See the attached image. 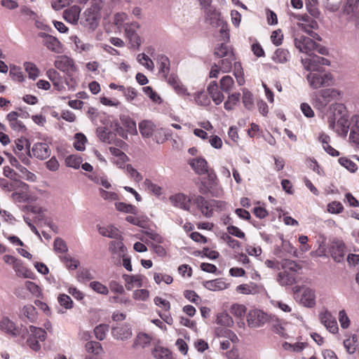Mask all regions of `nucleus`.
Segmentation results:
<instances>
[{
    "instance_id": "obj_48",
    "label": "nucleus",
    "mask_w": 359,
    "mask_h": 359,
    "mask_svg": "<svg viewBox=\"0 0 359 359\" xmlns=\"http://www.w3.org/2000/svg\"><path fill=\"white\" fill-rule=\"evenodd\" d=\"M138 62L144 66L147 69L153 71L154 69V64L153 61L144 53L138 54L137 57Z\"/></svg>"
},
{
    "instance_id": "obj_34",
    "label": "nucleus",
    "mask_w": 359,
    "mask_h": 359,
    "mask_svg": "<svg viewBox=\"0 0 359 359\" xmlns=\"http://www.w3.org/2000/svg\"><path fill=\"white\" fill-rule=\"evenodd\" d=\"M151 341V337L145 333H140L134 343H133V348H144L147 346Z\"/></svg>"
},
{
    "instance_id": "obj_57",
    "label": "nucleus",
    "mask_w": 359,
    "mask_h": 359,
    "mask_svg": "<svg viewBox=\"0 0 359 359\" xmlns=\"http://www.w3.org/2000/svg\"><path fill=\"white\" fill-rule=\"evenodd\" d=\"M327 211L331 214H339L344 211L343 205L339 201H332L327 206Z\"/></svg>"
},
{
    "instance_id": "obj_43",
    "label": "nucleus",
    "mask_w": 359,
    "mask_h": 359,
    "mask_svg": "<svg viewBox=\"0 0 359 359\" xmlns=\"http://www.w3.org/2000/svg\"><path fill=\"white\" fill-rule=\"evenodd\" d=\"M109 327L106 324H100L94 328V334L97 339L102 341L109 332Z\"/></svg>"
},
{
    "instance_id": "obj_24",
    "label": "nucleus",
    "mask_w": 359,
    "mask_h": 359,
    "mask_svg": "<svg viewBox=\"0 0 359 359\" xmlns=\"http://www.w3.org/2000/svg\"><path fill=\"white\" fill-rule=\"evenodd\" d=\"M98 231L102 236L114 240H118L122 238L119 230L112 225L99 227Z\"/></svg>"
},
{
    "instance_id": "obj_53",
    "label": "nucleus",
    "mask_w": 359,
    "mask_h": 359,
    "mask_svg": "<svg viewBox=\"0 0 359 359\" xmlns=\"http://www.w3.org/2000/svg\"><path fill=\"white\" fill-rule=\"evenodd\" d=\"M115 206L117 210L126 213L136 214L137 208L135 206L126 204L125 203L119 202L116 203Z\"/></svg>"
},
{
    "instance_id": "obj_18",
    "label": "nucleus",
    "mask_w": 359,
    "mask_h": 359,
    "mask_svg": "<svg viewBox=\"0 0 359 359\" xmlns=\"http://www.w3.org/2000/svg\"><path fill=\"white\" fill-rule=\"evenodd\" d=\"M194 203L196 205L197 208L201 210L204 216L206 217H210L212 216V201L208 202L205 199L204 197L198 196L194 200Z\"/></svg>"
},
{
    "instance_id": "obj_8",
    "label": "nucleus",
    "mask_w": 359,
    "mask_h": 359,
    "mask_svg": "<svg viewBox=\"0 0 359 359\" xmlns=\"http://www.w3.org/2000/svg\"><path fill=\"white\" fill-rule=\"evenodd\" d=\"M54 65L55 68L65 72L69 76H71L77 70L74 60L66 55L57 56L54 62Z\"/></svg>"
},
{
    "instance_id": "obj_14",
    "label": "nucleus",
    "mask_w": 359,
    "mask_h": 359,
    "mask_svg": "<svg viewBox=\"0 0 359 359\" xmlns=\"http://www.w3.org/2000/svg\"><path fill=\"white\" fill-rule=\"evenodd\" d=\"M138 28L137 22L124 24L125 33L133 47H138L140 45V39L136 33Z\"/></svg>"
},
{
    "instance_id": "obj_36",
    "label": "nucleus",
    "mask_w": 359,
    "mask_h": 359,
    "mask_svg": "<svg viewBox=\"0 0 359 359\" xmlns=\"http://www.w3.org/2000/svg\"><path fill=\"white\" fill-rule=\"evenodd\" d=\"M289 58V51L283 48H278L272 56V60L277 63H285Z\"/></svg>"
},
{
    "instance_id": "obj_47",
    "label": "nucleus",
    "mask_w": 359,
    "mask_h": 359,
    "mask_svg": "<svg viewBox=\"0 0 359 359\" xmlns=\"http://www.w3.org/2000/svg\"><path fill=\"white\" fill-rule=\"evenodd\" d=\"M243 103L244 107L250 110L254 106V99L252 94L247 89L243 90Z\"/></svg>"
},
{
    "instance_id": "obj_11",
    "label": "nucleus",
    "mask_w": 359,
    "mask_h": 359,
    "mask_svg": "<svg viewBox=\"0 0 359 359\" xmlns=\"http://www.w3.org/2000/svg\"><path fill=\"white\" fill-rule=\"evenodd\" d=\"M171 204L184 210H190L191 198L184 194L178 193L169 197Z\"/></svg>"
},
{
    "instance_id": "obj_33",
    "label": "nucleus",
    "mask_w": 359,
    "mask_h": 359,
    "mask_svg": "<svg viewBox=\"0 0 359 359\" xmlns=\"http://www.w3.org/2000/svg\"><path fill=\"white\" fill-rule=\"evenodd\" d=\"M222 58V59L219 62V65L221 67V71L223 73L229 72L232 68V63L236 60L234 54L229 53L226 57Z\"/></svg>"
},
{
    "instance_id": "obj_22",
    "label": "nucleus",
    "mask_w": 359,
    "mask_h": 359,
    "mask_svg": "<svg viewBox=\"0 0 359 359\" xmlns=\"http://www.w3.org/2000/svg\"><path fill=\"white\" fill-rule=\"evenodd\" d=\"M189 165L198 175H203L208 172V163L203 158H193L190 160Z\"/></svg>"
},
{
    "instance_id": "obj_6",
    "label": "nucleus",
    "mask_w": 359,
    "mask_h": 359,
    "mask_svg": "<svg viewBox=\"0 0 359 359\" xmlns=\"http://www.w3.org/2000/svg\"><path fill=\"white\" fill-rule=\"evenodd\" d=\"M206 20L212 26H221L220 34L222 36L226 38V41L229 40V36L227 32L226 26L224 24L221 18L220 13L215 8H209L205 11Z\"/></svg>"
},
{
    "instance_id": "obj_38",
    "label": "nucleus",
    "mask_w": 359,
    "mask_h": 359,
    "mask_svg": "<svg viewBox=\"0 0 359 359\" xmlns=\"http://www.w3.org/2000/svg\"><path fill=\"white\" fill-rule=\"evenodd\" d=\"M22 314L31 323H34L37 318L36 310L35 307L31 304L26 305L23 307Z\"/></svg>"
},
{
    "instance_id": "obj_12",
    "label": "nucleus",
    "mask_w": 359,
    "mask_h": 359,
    "mask_svg": "<svg viewBox=\"0 0 359 359\" xmlns=\"http://www.w3.org/2000/svg\"><path fill=\"white\" fill-rule=\"evenodd\" d=\"M319 318L322 324L332 333H336L338 331V325L334 317L327 310L321 312Z\"/></svg>"
},
{
    "instance_id": "obj_63",
    "label": "nucleus",
    "mask_w": 359,
    "mask_h": 359,
    "mask_svg": "<svg viewBox=\"0 0 359 359\" xmlns=\"http://www.w3.org/2000/svg\"><path fill=\"white\" fill-rule=\"evenodd\" d=\"M143 91L153 102L161 103V99L160 96L150 86L144 87Z\"/></svg>"
},
{
    "instance_id": "obj_51",
    "label": "nucleus",
    "mask_w": 359,
    "mask_h": 359,
    "mask_svg": "<svg viewBox=\"0 0 359 359\" xmlns=\"http://www.w3.org/2000/svg\"><path fill=\"white\" fill-rule=\"evenodd\" d=\"M18 170L20 172V177L32 182L36 180V176L24 166L19 165V167H18Z\"/></svg>"
},
{
    "instance_id": "obj_40",
    "label": "nucleus",
    "mask_w": 359,
    "mask_h": 359,
    "mask_svg": "<svg viewBox=\"0 0 359 359\" xmlns=\"http://www.w3.org/2000/svg\"><path fill=\"white\" fill-rule=\"evenodd\" d=\"M229 53H233L231 48L226 45L224 43L218 44L215 48L214 55L217 57H224L227 56Z\"/></svg>"
},
{
    "instance_id": "obj_15",
    "label": "nucleus",
    "mask_w": 359,
    "mask_h": 359,
    "mask_svg": "<svg viewBox=\"0 0 359 359\" xmlns=\"http://www.w3.org/2000/svg\"><path fill=\"white\" fill-rule=\"evenodd\" d=\"M32 152L36 158L43 160L50 156L51 150L46 142H37L33 145Z\"/></svg>"
},
{
    "instance_id": "obj_35",
    "label": "nucleus",
    "mask_w": 359,
    "mask_h": 359,
    "mask_svg": "<svg viewBox=\"0 0 359 359\" xmlns=\"http://www.w3.org/2000/svg\"><path fill=\"white\" fill-rule=\"evenodd\" d=\"M344 11L348 15L357 16L359 12V0H347Z\"/></svg>"
},
{
    "instance_id": "obj_7",
    "label": "nucleus",
    "mask_w": 359,
    "mask_h": 359,
    "mask_svg": "<svg viewBox=\"0 0 359 359\" xmlns=\"http://www.w3.org/2000/svg\"><path fill=\"white\" fill-rule=\"evenodd\" d=\"M296 18L299 21H301L297 22V25L299 28L307 33L311 37L320 40L319 36L312 30L313 29H316L318 27V23L316 20L307 15H299Z\"/></svg>"
},
{
    "instance_id": "obj_13",
    "label": "nucleus",
    "mask_w": 359,
    "mask_h": 359,
    "mask_svg": "<svg viewBox=\"0 0 359 359\" xmlns=\"http://www.w3.org/2000/svg\"><path fill=\"white\" fill-rule=\"evenodd\" d=\"M82 25L89 29L95 30L100 22V13L87 9L83 13Z\"/></svg>"
},
{
    "instance_id": "obj_1",
    "label": "nucleus",
    "mask_w": 359,
    "mask_h": 359,
    "mask_svg": "<svg viewBox=\"0 0 359 359\" xmlns=\"http://www.w3.org/2000/svg\"><path fill=\"white\" fill-rule=\"evenodd\" d=\"M304 68L309 72L306 79L309 86L315 90L327 88L334 85V79L332 74L322 68V65H330V61L318 55L302 59Z\"/></svg>"
},
{
    "instance_id": "obj_5",
    "label": "nucleus",
    "mask_w": 359,
    "mask_h": 359,
    "mask_svg": "<svg viewBox=\"0 0 359 359\" xmlns=\"http://www.w3.org/2000/svg\"><path fill=\"white\" fill-rule=\"evenodd\" d=\"M109 251L111 253V260L114 264L121 263V258L127 255V248L123 243V238L111 241L109 243Z\"/></svg>"
},
{
    "instance_id": "obj_62",
    "label": "nucleus",
    "mask_w": 359,
    "mask_h": 359,
    "mask_svg": "<svg viewBox=\"0 0 359 359\" xmlns=\"http://www.w3.org/2000/svg\"><path fill=\"white\" fill-rule=\"evenodd\" d=\"M149 296V292L146 289L136 290L133 292V297L135 300L145 301Z\"/></svg>"
},
{
    "instance_id": "obj_60",
    "label": "nucleus",
    "mask_w": 359,
    "mask_h": 359,
    "mask_svg": "<svg viewBox=\"0 0 359 359\" xmlns=\"http://www.w3.org/2000/svg\"><path fill=\"white\" fill-rule=\"evenodd\" d=\"M245 306L242 304H235L230 308L231 313L236 317H242L245 314Z\"/></svg>"
},
{
    "instance_id": "obj_49",
    "label": "nucleus",
    "mask_w": 359,
    "mask_h": 359,
    "mask_svg": "<svg viewBox=\"0 0 359 359\" xmlns=\"http://www.w3.org/2000/svg\"><path fill=\"white\" fill-rule=\"evenodd\" d=\"M217 323L226 327H231L233 324L232 318L226 312L221 313L217 316Z\"/></svg>"
},
{
    "instance_id": "obj_32",
    "label": "nucleus",
    "mask_w": 359,
    "mask_h": 359,
    "mask_svg": "<svg viewBox=\"0 0 359 359\" xmlns=\"http://www.w3.org/2000/svg\"><path fill=\"white\" fill-rule=\"evenodd\" d=\"M155 129V125L150 121H143L139 123V130L144 137H149L152 135Z\"/></svg>"
},
{
    "instance_id": "obj_27",
    "label": "nucleus",
    "mask_w": 359,
    "mask_h": 359,
    "mask_svg": "<svg viewBox=\"0 0 359 359\" xmlns=\"http://www.w3.org/2000/svg\"><path fill=\"white\" fill-rule=\"evenodd\" d=\"M204 287L212 291L223 290L227 288L228 284L226 283L222 279L217 278L212 280L205 281L203 283Z\"/></svg>"
},
{
    "instance_id": "obj_59",
    "label": "nucleus",
    "mask_w": 359,
    "mask_h": 359,
    "mask_svg": "<svg viewBox=\"0 0 359 359\" xmlns=\"http://www.w3.org/2000/svg\"><path fill=\"white\" fill-rule=\"evenodd\" d=\"M78 280L80 282H86L94 278V276L90 271L87 269H83L78 272Z\"/></svg>"
},
{
    "instance_id": "obj_9",
    "label": "nucleus",
    "mask_w": 359,
    "mask_h": 359,
    "mask_svg": "<svg viewBox=\"0 0 359 359\" xmlns=\"http://www.w3.org/2000/svg\"><path fill=\"white\" fill-rule=\"evenodd\" d=\"M268 315L258 309L250 311L247 318L248 326L252 328L260 327L268 322Z\"/></svg>"
},
{
    "instance_id": "obj_45",
    "label": "nucleus",
    "mask_w": 359,
    "mask_h": 359,
    "mask_svg": "<svg viewBox=\"0 0 359 359\" xmlns=\"http://www.w3.org/2000/svg\"><path fill=\"white\" fill-rule=\"evenodd\" d=\"M152 355L156 359H170L168 349L161 346H156L152 351Z\"/></svg>"
},
{
    "instance_id": "obj_21",
    "label": "nucleus",
    "mask_w": 359,
    "mask_h": 359,
    "mask_svg": "<svg viewBox=\"0 0 359 359\" xmlns=\"http://www.w3.org/2000/svg\"><path fill=\"white\" fill-rule=\"evenodd\" d=\"M331 255L335 262H342L345 255L344 244L341 242L334 243L331 247Z\"/></svg>"
},
{
    "instance_id": "obj_2",
    "label": "nucleus",
    "mask_w": 359,
    "mask_h": 359,
    "mask_svg": "<svg viewBox=\"0 0 359 359\" xmlns=\"http://www.w3.org/2000/svg\"><path fill=\"white\" fill-rule=\"evenodd\" d=\"M283 271H280L276 277V281L281 286L292 285L296 283V274L302 269L296 262L290 259H283L280 262Z\"/></svg>"
},
{
    "instance_id": "obj_54",
    "label": "nucleus",
    "mask_w": 359,
    "mask_h": 359,
    "mask_svg": "<svg viewBox=\"0 0 359 359\" xmlns=\"http://www.w3.org/2000/svg\"><path fill=\"white\" fill-rule=\"evenodd\" d=\"M57 302L60 305L65 309H70L73 306V301L71 297L65 294H62L58 296Z\"/></svg>"
},
{
    "instance_id": "obj_30",
    "label": "nucleus",
    "mask_w": 359,
    "mask_h": 359,
    "mask_svg": "<svg viewBox=\"0 0 359 359\" xmlns=\"http://www.w3.org/2000/svg\"><path fill=\"white\" fill-rule=\"evenodd\" d=\"M123 278L126 282V287L127 290H130L134 287H142V276L140 275L135 276H130V275H123Z\"/></svg>"
},
{
    "instance_id": "obj_29",
    "label": "nucleus",
    "mask_w": 359,
    "mask_h": 359,
    "mask_svg": "<svg viewBox=\"0 0 359 359\" xmlns=\"http://www.w3.org/2000/svg\"><path fill=\"white\" fill-rule=\"evenodd\" d=\"M46 76L52 81L54 88L60 91L64 88L60 74L54 69H50L46 72Z\"/></svg>"
},
{
    "instance_id": "obj_64",
    "label": "nucleus",
    "mask_w": 359,
    "mask_h": 359,
    "mask_svg": "<svg viewBox=\"0 0 359 359\" xmlns=\"http://www.w3.org/2000/svg\"><path fill=\"white\" fill-rule=\"evenodd\" d=\"M9 75L14 81L22 82L24 81V76L20 71V69L14 66L11 68Z\"/></svg>"
},
{
    "instance_id": "obj_52",
    "label": "nucleus",
    "mask_w": 359,
    "mask_h": 359,
    "mask_svg": "<svg viewBox=\"0 0 359 359\" xmlns=\"http://www.w3.org/2000/svg\"><path fill=\"white\" fill-rule=\"evenodd\" d=\"M53 250L57 253H65L67 252L68 248L65 241L61 238H56L53 242Z\"/></svg>"
},
{
    "instance_id": "obj_19",
    "label": "nucleus",
    "mask_w": 359,
    "mask_h": 359,
    "mask_svg": "<svg viewBox=\"0 0 359 359\" xmlns=\"http://www.w3.org/2000/svg\"><path fill=\"white\" fill-rule=\"evenodd\" d=\"M0 329L13 337L19 334V330L15 324L6 316L3 317L0 320Z\"/></svg>"
},
{
    "instance_id": "obj_23",
    "label": "nucleus",
    "mask_w": 359,
    "mask_h": 359,
    "mask_svg": "<svg viewBox=\"0 0 359 359\" xmlns=\"http://www.w3.org/2000/svg\"><path fill=\"white\" fill-rule=\"evenodd\" d=\"M18 112L16 111H11L7 115V119L11 128L18 132H24L26 130V127L22 121L18 119Z\"/></svg>"
},
{
    "instance_id": "obj_10",
    "label": "nucleus",
    "mask_w": 359,
    "mask_h": 359,
    "mask_svg": "<svg viewBox=\"0 0 359 359\" xmlns=\"http://www.w3.org/2000/svg\"><path fill=\"white\" fill-rule=\"evenodd\" d=\"M38 36L43 39V44L49 50L55 53H61L62 52V45L56 37L46 34L45 32H39Z\"/></svg>"
},
{
    "instance_id": "obj_61",
    "label": "nucleus",
    "mask_w": 359,
    "mask_h": 359,
    "mask_svg": "<svg viewBox=\"0 0 359 359\" xmlns=\"http://www.w3.org/2000/svg\"><path fill=\"white\" fill-rule=\"evenodd\" d=\"M15 270L17 276L20 277L27 278V272L28 271L23 266L22 263L20 260H18V262L13 266Z\"/></svg>"
},
{
    "instance_id": "obj_26",
    "label": "nucleus",
    "mask_w": 359,
    "mask_h": 359,
    "mask_svg": "<svg viewBox=\"0 0 359 359\" xmlns=\"http://www.w3.org/2000/svg\"><path fill=\"white\" fill-rule=\"evenodd\" d=\"M69 41L75 45V50L79 53L90 51L93 46L88 43H84L76 35L69 36Z\"/></svg>"
},
{
    "instance_id": "obj_17",
    "label": "nucleus",
    "mask_w": 359,
    "mask_h": 359,
    "mask_svg": "<svg viewBox=\"0 0 359 359\" xmlns=\"http://www.w3.org/2000/svg\"><path fill=\"white\" fill-rule=\"evenodd\" d=\"M81 11V9L79 6H72L64 11L63 18L67 22L76 25L79 21Z\"/></svg>"
},
{
    "instance_id": "obj_37",
    "label": "nucleus",
    "mask_w": 359,
    "mask_h": 359,
    "mask_svg": "<svg viewBox=\"0 0 359 359\" xmlns=\"http://www.w3.org/2000/svg\"><path fill=\"white\" fill-rule=\"evenodd\" d=\"M357 346L358 337L355 334L350 336L344 341V346L349 354H353L355 352Z\"/></svg>"
},
{
    "instance_id": "obj_28",
    "label": "nucleus",
    "mask_w": 359,
    "mask_h": 359,
    "mask_svg": "<svg viewBox=\"0 0 359 359\" xmlns=\"http://www.w3.org/2000/svg\"><path fill=\"white\" fill-rule=\"evenodd\" d=\"M85 349L89 354L93 355V356H98L103 353L104 350L101 344L95 341H89L85 344Z\"/></svg>"
},
{
    "instance_id": "obj_58",
    "label": "nucleus",
    "mask_w": 359,
    "mask_h": 359,
    "mask_svg": "<svg viewBox=\"0 0 359 359\" xmlns=\"http://www.w3.org/2000/svg\"><path fill=\"white\" fill-rule=\"evenodd\" d=\"M65 162L68 167L78 169L81 163V159L79 157L71 155L67 157Z\"/></svg>"
},
{
    "instance_id": "obj_3",
    "label": "nucleus",
    "mask_w": 359,
    "mask_h": 359,
    "mask_svg": "<svg viewBox=\"0 0 359 359\" xmlns=\"http://www.w3.org/2000/svg\"><path fill=\"white\" fill-rule=\"evenodd\" d=\"M341 98V93L335 88H325L315 94L313 104L318 110H324L332 102L339 101Z\"/></svg>"
},
{
    "instance_id": "obj_16",
    "label": "nucleus",
    "mask_w": 359,
    "mask_h": 359,
    "mask_svg": "<svg viewBox=\"0 0 359 359\" xmlns=\"http://www.w3.org/2000/svg\"><path fill=\"white\" fill-rule=\"evenodd\" d=\"M207 90L208 95L210 96L216 105H218L223 102L224 96L223 93L219 90L217 81H211L207 88Z\"/></svg>"
},
{
    "instance_id": "obj_55",
    "label": "nucleus",
    "mask_w": 359,
    "mask_h": 359,
    "mask_svg": "<svg viewBox=\"0 0 359 359\" xmlns=\"http://www.w3.org/2000/svg\"><path fill=\"white\" fill-rule=\"evenodd\" d=\"M90 288L95 292L101 294H107L109 290L107 286L98 281H93L90 283Z\"/></svg>"
},
{
    "instance_id": "obj_39",
    "label": "nucleus",
    "mask_w": 359,
    "mask_h": 359,
    "mask_svg": "<svg viewBox=\"0 0 359 359\" xmlns=\"http://www.w3.org/2000/svg\"><path fill=\"white\" fill-rule=\"evenodd\" d=\"M60 261L66 266L69 270H74L78 268L80 263L79 261L72 258L70 255H66L60 257Z\"/></svg>"
},
{
    "instance_id": "obj_4",
    "label": "nucleus",
    "mask_w": 359,
    "mask_h": 359,
    "mask_svg": "<svg viewBox=\"0 0 359 359\" xmlns=\"http://www.w3.org/2000/svg\"><path fill=\"white\" fill-rule=\"evenodd\" d=\"M295 47L302 53L307 55L306 57H311L315 55L313 52L316 50L320 54L325 53V49L318 48V45L310 37L299 36L294 39Z\"/></svg>"
},
{
    "instance_id": "obj_42",
    "label": "nucleus",
    "mask_w": 359,
    "mask_h": 359,
    "mask_svg": "<svg viewBox=\"0 0 359 359\" xmlns=\"http://www.w3.org/2000/svg\"><path fill=\"white\" fill-rule=\"evenodd\" d=\"M234 86V81L231 76H224L220 80V88L224 93H229Z\"/></svg>"
},
{
    "instance_id": "obj_20",
    "label": "nucleus",
    "mask_w": 359,
    "mask_h": 359,
    "mask_svg": "<svg viewBox=\"0 0 359 359\" xmlns=\"http://www.w3.org/2000/svg\"><path fill=\"white\" fill-rule=\"evenodd\" d=\"M113 337L118 340H126L131 337L132 331L128 325H124L113 327L111 330Z\"/></svg>"
},
{
    "instance_id": "obj_25",
    "label": "nucleus",
    "mask_w": 359,
    "mask_h": 359,
    "mask_svg": "<svg viewBox=\"0 0 359 359\" xmlns=\"http://www.w3.org/2000/svg\"><path fill=\"white\" fill-rule=\"evenodd\" d=\"M157 65L159 68V72L163 75V78H167L170 67L169 58L164 55H159L157 57Z\"/></svg>"
},
{
    "instance_id": "obj_31",
    "label": "nucleus",
    "mask_w": 359,
    "mask_h": 359,
    "mask_svg": "<svg viewBox=\"0 0 359 359\" xmlns=\"http://www.w3.org/2000/svg\"><path fill=\"white\" fill-rule=\"evenodd\" d=\"M315 298L314 291L310 288H306L302 294L301 302L306 307H313L316 304Z\"/></svg>"
},
{
    "instance_id": "obj_46",
    "label": "nucleus",
    "mask_w": 359,
    "mask_h": 359,
    "mask_svg": "<svg viewBox=\"0 0 359 359\" xmlns=\"http://www.w3.org/2000/svg\"><path fill=\"white\" fill-rule=\"evenodd\" d=\"M24 67L30 79L34 80L39 76V69L34 63L29 62H25Z\"/></svg>"
},
{
    "instance_id": "obj_56",
    "label": "nucleus",
    "mask_w": 359,
    "mask_h": 359,
    "mask_svg": "<svg viewBox=\"0 0 359 359\" xmlns=\"http://www.w3.org/2000/svg\"><path fill=\"white\" fill-rule=\"evenodd\" d=\"M338 161L341 165L351 172H354L358 168L355 163L346 157L339 158Z\"/></svg>"
},
{
    "instance_id": "obj_44",
    "label": "nucleus",
    "mask_w": 359,
    "mask_h": 359,
    "mask_svg": "<svg viewBox=\"0 0 359 359\" xmlns=\"http://www.w3.org/2000/svg\"><path fill=\"white\" fill-rule=\"evenodd\" d=\"M97 134L99 138L104 142L110 143L113 137L112 134L105 127H99L97 128Z\"/></svg>"
},
{
    "instance_id": "obj_41",
    "label": "nucleus",
    "mask_w": 359,
    "mask_h": 359,
    "mask_svg": "<svg viewBox=\"0 0 359 359\" xmlns=\"http://www.w3.org/2000/svg\"><path fill=\"white\" fill-rule=\"evenodd\" d=\"M240 93H232L228 96V100L224 102V107L226 110L231 111L239 102Z\"/></svg>"
},
{
    "instance_id": "obj_50",
    "label": "nucleus",
    "mask_w": 359,
    "mask_h": 359,
    "mask_svg": "<svg viewBox=\"0 0 359 359\" xmlns=\"http://www.w3.org/2000/svg\"><path fill=\"white\" fill-rule=\"evenodd\" d=\"M29 331L31 332V336L41 341H44L46 338V332L41 328L31 325L29 327Z\"/></svg>"
}]
</instances>
